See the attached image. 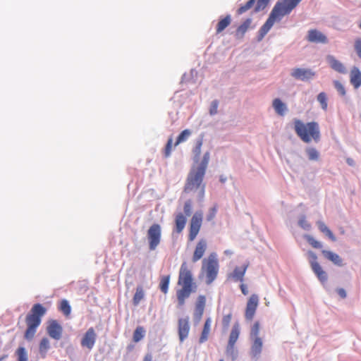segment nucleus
<instances>
[{"label": "nucleus", "instance_id": "nucleus-1", "mask_svg": "<svg viewBox=\"0 0 361 361\" xmlns=\"http://www.w3.org/2000/svg\"><path fill=\"white\" fill-rule=\"evenodd\" d=\"M210 159L209 152H206L199 165L192 164L188 173L186 183L184 187V192H190L196 191L202 185L206 170L207 169Z\"/></svg>", "mask_w": 361, "mask_h": 361}, {"label": "nucleus", "instance_id": "nucleus-2", "mask_svg": "<svg viewBox=\"0 0 361 361\" xmlns=\"http://www.w3.org/2000/svg\"><path fill=\"white\" fill-rule=\"evenodd\" d=\"M178 284L182 286V288L177 290V299L179 305H183L186 298H189L191 293L195 292L197 286L193 282L192 274L188 269L186 262L181 264Z\"/></svg>", "mask_w": 361, "mask_h": 361}, {"label": "nucleus", "instance_id": "nucleus-3", "mask_svg": "<svg viewBox=\"0 0 361 361\" xmlns=\"http://www.w3.org/2000/svg\"><path fill=\"white\" fill-rule=\"evenodd\" d=\"M295 131L300 138L305 142L309 143L312 138L316 142L320 140V131L317 122H309L305 125L300 120L294 121Z\"/></svg>", "mask_w": 361, "mask_h": 361}, {"label": "nucleus", "instance_id": "nucleus-4", "mask_svg": "<svg viewBox=\"0 0 361 361\" xmlns=\"http://www.w3.org/2000/svg\"><path fill=\"white\" fill-rule=\"evenodd\" d=\"M202 271L205 272L207 284H211L216 279L219 271V262L215 252L211 253L207 258L203 259Z\"/></svg>", "mask_w": 361, "mask_h": 361}, {"label": "nucleus", "instance_id": "nucleus-5", "mask_svg": "<svg viewBox=\"0 0 361 361\" xmlns=\"http://www.w3.org/2000/svg\"><path fill=\"white\" fill-rule=\"evenodd\" d=\"M307 255L308 256L309 262L312 271L322 283L326 282L328 279L327 274L322 269V267L318 263L317 255L312 250H309L307 252Z\"/></svg>", "mask_w": 361, "mask_h": 361}, {"label": "nucleus", "instance_id": "nucleus-6", "mask_svg": "<svg viewBox=\"0 0 361 361\" xmlns=\"http://www.w3.org/2000/svg\"><path fill=\"white\" fill-rule=\"evenodd\" d=\"M202 219L203 212L201 210L195 212L193 214L190 224V231L188 235L189 240H194L197 235L202 226Z\"/></svg>", "mask_w": 361, "mask_h": 361}, {"label": "nucleus", "instance_id": "nucleus-7", "mask_svg": "<svg viewBox=\"0 0 361 361\" xmlns=\"http://www.w3.org/2000/svg\"><path fill=\"white\" fill-rule=\"evenodd\" d=\"M292 0L277 1L271 12L275 13V17L281 20V17L289 14L296 6H293Z\"/></svg>", "mask_w": 361, "mask_h": 361}, {"label": "nucleus", "instance_id": "nucleus-8", "mask_svg": "<svg viewBox=\"0 0 361 361\" xmlns=\"http://www.w3.org/2000/svg\"><path fill=\"white\" fill-rule=\"evenodd\" d=\"M149 247L150 250H154L160 243L161 226L157 224L152 225L147 231Z\"/></svg>", "mask_w": 361, "mask_h": 361}, {"label": "nucleus", "instance_id": "nucleus-9", "mask_svg": "<svg viewBox=\"0 0 361 361\" xmlns=\"http://www.w3.org/2000/svg\"><path fill=\"white\" fill-rule=\"evenodd\" d=\"M290 75L297 80L308 82L314 78L315 72L310 68H293L290 70Z\"/></svg>", "mask_w": 361, "mask_h": 361}, {"label": "nucleus", "instance_id": "nucleus-10", "mask_svg": "<svg viewBox=\"0 0 361 361\" xmlns=\"http://www.w3.org/2000/svg\"><path fill=\"white\" fill-rule=\"evenodd\" d=\"M47 332L51 338L59 341L61 338L63 328L56 320H51L47 327Z\"/></svg>", "mask_w": 361, "mask_h": 361}, {"label": "nucleus", "instance_id": "nucleus-11", "mask_svg": "<svg viewBox=\"0 0 361 361\" xmlns=\"http://www.w3.org/2000/svg\"><path fill=\"white\" fill-rule=\"evenodd\" d=\"M190 324L188 317L180 318L178 322V333L180 342H183L188 336L190 332Z\"/></svg>", "mask_w": 361, "mask_h": 361}, {"label": "nucleus", "instance_id": "nucleus-12", "mask_svg": "<svg viewBox=\"0 0 361 361\" xmlns=\"http://www.w3.org/2000/svg\"><path fill=\"white\" fill-rule=\"evenodd\" d=\"M259 302V298L257 295H252L247 302L245 310V318L248 320H252Z\"/></svg>", "mask_w": 361, "mask_h": 361}, {"label": "nucleus", "instance_id": "nucleus-13", "mask_svg": "<svg viewBox=\"0 0 361 361\" xmlns=\"http://www.w3.org/2000/svg\"><path fill=\"white\" fill-rule=\"evenodd\" d=\"M97 338V334L92 327L88 329L81 340V345L89 350L92 349Z\"/></svg>", "mask_w": 361, "mask_h": 361}, {"label": "nucleus", "instance_id": "nucleus-14", "mask_svg": "<svg viewBox=\"0 0 361 361\" xmlns=\"http://www.w3.org/2000/svg\"><path fill=\"white\" fill-rule=\"evenodd\" d=\"M252 344L250 355L252 358L258 359L261 355L263 347L262 338H250Z\"/></svg>", "mask_w": 361, "mask_h": 361}, {"label": "nucleus", "instance_id": "nucleus-15", "mask_svg": "<svg viewBox=\"0 0 361 361\" xmlns=\"http://www.w3.org/2000/svg\"><path fill=\"white\" fill-rule=\"evenodd\" d=\"M206 298L204 295H200L195 305V310L194 312V322L197 324L200 322L202 314L204 313Z\"/></svg>", "mask_w": 361, "mask_h": 361}, {"label": "nucleus", "instance_id": "nucleus-16", "mask_svg": "<svg viewBox=\"0 0 361 361\" xmlns=\"http://www.w3.org/2000/svg\"><path fill=\"white\" fill-rule=\"evenodd\" d=\"M207 246V241L204 239H201L197 243L192 259L193 262H197L203 257L206 251Z\"/></svg>", "mask_w": 361, "mask_h": 361}, {"label": "nucleus", "instance_id": "nucleus-17", "mask_svg": "<svg viewBox=\"0 0 361 361\" xmlns=\"http://www.w3.org/2000/svg\"><path fill=\"white\" fill-rule=\"evenodd\" d=\"M203 144V135H200V137L195 141V145L192 149V160L193 164L199 165L200 163V154H201V148Z\"/></svg>", "mask_w": 361, "mask_h": 361}, {"label": "nucleus", "instance_id": "nucleus-18", "mask_svg": "<svg viewBox=\"0 0 361 361\" xmlns=\"http://www.w3.org/2000/svg\"><path fill=\"white\" fill-rule=\"evenodd\" d=\"M307 39L309 42L315 43H327L326 37L317 30H311L308 32Z\"/></svg>", "mask_w": 361, "mask_h": 361}, {"label": "nucleus", "instance_id": "nucleus-19", "mask_svg": "<svg viewBox=\"0 0 361 361\" xmlns=\"http://www.w3.org/2000/svg\"><path fill=\"white\" fill-rule=\"evenodd\" d=\"M322 253L326 259L331 261L335 265L338 267L344 266L343 259L338 254L326 250H322Z\"/></svg>", "mask_w": 361, "mask_h": 361}, {"label": "nucleus", "instance_id": "nucleus-20", "mask_svg": "<svg viewBox=\"0 0 361 361\" xmlns=\"http://www.w3.org/2000/svg\"><path fill=\"white\" fill-rule=\"evenodd\" d=\"M326 61L334 71L341 73H345V68L343 63L338 61L334 56L328 55L326 56Z\"/></svg>", "mask_w": 361, "mask_h": 361}, {"label": "nucleus", "instance_id": "nucleus-21", "mask_svg": "<svg viewBox=\"0 0 361 361\" xmlns=\"http://www.w3.org/2000/svg\"><path fill=\"white\" fill-rule=\"evenodd\" d=\"M350 82L355 88L361 86V72L357 67L354 66L350 73Z\"/></svg>", "mask_w": 361, "mask_h": 361}, {"label": "nucleus", "instance_id": "nucleus-22", "mask_svg": "<svg viewBox=\"0 0 361 361\" xmlns=\"http://www.w3.org/2000/svg\"><path fill=\"white\" fill-rule=\"evenodd\" d=\"M272 106L279 116H284L288 111L286 104L279 98L273 100Z\"/></svg>", "mask_w": 361, "mask_h": 361}, {"label": "nucleus", "instance_id": "nucleus-23", "mask_svg": "<svg viewBox=\"0 0 361 361\" xmlns=\"http://www.w3.org/2000/svg\"><path fill=\"white\" fill-rule=\"evenodd\" d=\"M187 222L186 216L183 213L179 212L175 218V230L177 233H181L184 229Z\"/></svg>", "mask_w": 361, "mask_h": 361}, {"label": "nucleus", "instance_id": "nucleus-24", "mask_svg": "<svg viewBox=\"0 0 361 361\" xmlns=\"http://www.w3.org/2000/svg\"><path fill=\"white\" fill-rule=\"evenodd\" d=\"M247 267L248 265L247 264L243 267H235L233 273L230 274V277H231L235 281H243Z\"/></svg>", "mask_w": 361, "mask_h": 361}, {"label": "nucleus", "instance_id": "nucleus-25", "mask_svg": "<svg viewBox=\"0 0 361 361\" xmlns=\"http://www.w3.org/2000/svg\"><path fill=\"white\" fill-rule=\"evenodd\" d=\"M211 324L212 319L211 318L209 317L206 319L204 322L201 336L199 338L200 343H203L207 341L211 329Z\"/></svg>", "mask_w": 361, "mask_h": 361}, {"label": "nucleus", "instance_id": "nucleus-26", "mask_svg": "<svg viewBox=\"0 0 361 361\" xmlns=\"http://www.w3.org/2000/svg\"><path fill=\"white\" fill-rule=\"evenodd\" d=\"M240 334V325L235 322L231 331L228 345H234L236 343Z\"/></svg>", "mask_w": 361, "mask_h": 361}, {"label": "nucleus", "instance_id": "nucleus-27", "mask_svg": "<svg viewBox=\"0 0 361 361\" xmlns=\"http://www.w3.org/2000/svg\"><path fill=\"white\" fill-rule=\"evenodd\" d=\"M252 23L251 18H247L236 30L235 37L237 38H243L245 33Z\"/></svg>", "mask_w": 361, "mask_h": 361}, {"label": "nucleus", "instance_id": "nucleus-28", "mask_svg": "<svg viewBox=\"0 0 361 361\" xmlns=\"http://www.w3.org/2000/svg\"><path fill=\"white\" fill-rule=\"evenodd\" d=\"M46 312L47 310L44 307L39 303H37L32 306L30 314L41 319L46 314Z\"/></svg>", "mask_w": 361, "mask_h": 361}, {"label": "nucleus", "instance_id": "nucleus-29", "mask_svg": "<svg viewBox=\"0 0 361 361\" xmlns=\"http://www.w3.org/2000/svg\"><path fill=\"white\" fill-rule=\"evenodd\" d=\"M276 20L277 18L275 17V13L271 12L269 18H267L265 23L261 27L260 29L267 33L271 30L273 25L274 24V22Z\"/></svg>", "mask_w": 361, "mask_h": 361}, {"label": "nucleus", "instance_id": "nucleus-30", "mask_svg": "<svg viewBox=\"0 0 361 361\" xmlns=\"http://www.w3.org/2000/svg\"><path fill=\"white\" fill-rule=\"evenodd\" d=\"M25 320L27 326L35 328H37L40 325L42 321V319L38 318V317H37L35 315H32L30 314L26 316Z\"/></svg>", "mask_w": 361, "mask_h": 361}, {"label": "nucleus", "instance_id": "nucleus-31", "mask_svg": "<svg viewBox=\"0 0 361 361\" xmlns=\"http://www.w3.org/2000/svg\"><path fill=\"white\" fill-rule=\"evenodd\" d=\"M231 22L230 15H227L224 19L221 20L216 26V32H221L226 27H227Z\"/></svg>", "mask_w": 361, "mask_h": 361}, {"label": "nucleus", "instance_id": "nucleus-32", "mask_svg": "<svg viewBox=\"0 0 361 361\" xmlns=\"http://www.w3.org/2000/svg\"><path fill=\"white\" fill-rule=\"evenodd\" d=\"M145 292L141 286H138L136 288V291L133 298V302L134 305H137L140 301L144 298Z\"/></svg>", "mask_w": 361, "mask_h": 361}, {"label": "nucleus", "instance_id": "nucleus-33", "mask_svg": "<svg viewBox=\"0 0 361 361\" xmlns=\"http://www.w3.org/2000/svg\"><path fill=\"white\" fill-rule=\"evenodd\" d=\"M298 224L305 231H310L312 228V225L307 220L306 216L305 214H302L298 217Z\"/></svg>", "mask_w": 361, "mask_h": 361}, {"label": "nucleus", "instance_id": "nucleus-34", "mask_svg": "<svg viewBox=\"0 0 361 361\" xmlns=\"http://www.w3.org/2000/svg\"><path fill=\"white\" fill-rule=\"evenodd\" d=\"M50 348L49 341L47 338H43L39 343V353L43 357H45L47 350Z\"/></svg>", "mask_w": 361, "mask_h": 361}, {"label": "nucleus", "instance_id": "nucleus-35", "mask_svg": "<svg viewBox=\"0 0 361 361\" xmlns=\"http://www.w3.org/2000/svg\"><path fill=\"white\" fill-rule=\"evenodd\" d=\"M303 238L314 248L320 249L322 247V243L317 240L313 236L309 234H305Z\"/></svg>", "mask_w": 361, "mask_h": 361}, {"label": "nucleus", "instance_id": "nucleus-36", "mask_svg": "<svg viewBox=\"0 0 361 361\" xmlns=\"http://www.w3.org/2000/svg\"><path fill=\"white\" fill-rule=\"evenodd\" d=\"M310 161H317L319 158V152L314 147H307L305 149Z\"/></svg>", "mask_w": 361, "mask_h": 361}, {"label": "nucleus", "instance_id": "nucleus-37", "mask_svg": "<svg viewBox=\"0 0 361 361\" xmlns=\"http://www.w3.org/2000/svg\"><path fill=\"white\" fill-rule=\"evenodd\" d=\"M59 310L66 317H68L71 314V307L67 300H61Z\"/></svg>", "mask_w": 361, "mask_h": 361}, {"label": "nucleus", "instance_id": "nucleus-38", "mask_svg": "<svg viewBox=\"0 0 361 361\" xmlns=\"http://www.w3.org/2000/svg\"><path fill=\"white\" fill-rule=\"evenodd\" d=\"M191 135V130L185 129L183 130L178 136L177 140L175 142V146L178 145L180 143L186 141Z\"/></svg>", "mask_w": 361, "mask_h": 361}, {"label": "nucleus", "instance_id": "nucleus-39", "mask_svg": "<svg viewBox=\"0 0 361 361\" xmlns=\"http://www.w3.org/2000/svg\"><path fill=\"white\" fill-rule=\"evenodd\" d=\"M169 281H170V276L169 275L164 276L161 279L159 288H160V290H161V292H163L164 293H166L168 292Z\"/></svg>", "mask_w": 361, "mask_h": 361}, {"label": "nucleus", "instance_id": "nucleus-40", "mask_svg": "<svg viewBox=\"0 0 361 361\" xmlns=\"http://www.w3.org/2000/svg\"><path fill=\"white\" fill-rule=\"evenodd\" d=\"M145 331L143 327L137 326L133 333V341L135 342H139L145 336Z\"/></svg>", "mask_w": 361, "mask_h": 361}, {"label": "nucleus", "instance_id": "nucleus-41", "mask_svg": "<svg viewBox=\"0 0 361 361\" xmlns=\"http://www.w3.org/2000/svg\"><path fill=\"white\" fill-rule=\"evenodd\" d=\"M317 99L318 102L320 104L321 107L323 110L326 111L328 106L327 104V97L325 92H320L317 97Z\"/></svg>", "mask_w": 361, "mask_h": 361}, {"label": "nucleus", "instance_id": "nucleus-42", "mask_svg": "<svg viewBox=\"0 0 361 361\" xmlns=\"http://www.w3.org/2000/svg\"><path fill=\"white\" fill-rule=\"evenodd\" d=\"M16 354L18 356V361H28L27 353L24 347H19Z\"/></svg>", "mask_w": 361, "mask_h": 361}, {"label": "nucleus", "instance_id": "nucleus-43", "mask_svg": "<svg viewBox=\"0 0 361 361\" xmlns=\"http://www.w3.org/2000/svg\"><path fill=\"white\" fill-rule=\"evenodd\" d=\"M260 325L259 322H255L251 327L250 338H260L259 334Z\"/></svg>", "mask_w": 361, "mask_h": 361}, {"label": "nucleus", "instance_id": "nucleus-44", "mask_svg": "<svg viewBox=\"0 0 361 361\" xmlns=\"http://www.w3.org/2000/svg\"><path fill=\"white\" fill-rule=\"evenodd\" d=\"M257 0H249L245 5L241 6L237 11L238 14L241 15L250 9Z\"/></svg>", "mask_w": 361, "mask_h": 361}, {"label": "nucleus", "instance_id": "nucleus-45", "mask_svg": "<svg viewBox=\"0 0 361 361\" xmlns=\"http://www.w3.org/2000/svg\"><path fill=\"white\" fill-rule=\"evenodd\" d=\"M270 0H257L254 11L258 13L264 10L269 4Z\"/></svg>", "mask_w": 361, "mask_h": 361}, {"label": "nucleus", "instance_id": "nucleus-46", "mask_svg": "<svg viewBox=\"0 0 361 361\" xmlns=\"http://www.w3.org/2000/svg\"><path fill=\"white\" fill-rule=\"evenodd\" d=\"M36 330H37V328L27 326V329L25 332V335H24L25 338L27 341L32 340L35 336Z\"/></svg>", "mask_w": 361, "mask_h": 361}, {"label": "nucleus", "instance_id": "nucleus-47", "mask_svg": "<svg viewBox=\"0 0 361 361\" xmlns=\"http://www.w3.org/2000/svg\"><path fill=\"white\" fill-rule=\"evenodd\" d=\"M183 212L186 216H190L192 212V203L190 200L185 201L183 207Z\"/></svg>", "mask_w": 361, "mask_h": 361}, {"label": "nucleus", "instance_id": "nucleus-48", "mask_svg": "<svg viewBox=\"0 0 361 361\" xmlns=\"http://www.w3.org/2000/svg\"><path fill=\"white\" fill-rule=\"evenodd\" d=\"M226 353L233 360H235L238 357V351L235 349L234 345H228Z\"/></svg>", "mask_w": 361, "mask_h": 361}, {"label": "nucleus", "instance_id": "nucleus-49", "mask_svg": "<svg viewBox=\"0 0 361 361\" xmlns=\"http://www.w3.org/2000/svg\"><path fill=\"white\" fill-rule=\"evenodd\" d=\"M218 106H219V101L216 99L213 100L211 103L210 108H209V114L211 116H214L217 114Z\"/></svg>", "mask_w": 361, "mask_h": 361}, {"label": "nucleus", "instance_id": "nucleus-50", "mask_svg": "<svg viewBox=\"0 0 361 361\" xmlns=\"http://www.w3.org/2000/svg\"><path fill=\"white\" fill-rule=\"evenodd\" d=\"M334 87L337 92L342 96L345 94V89L344 86L339 81H334Z\"/></svg>", "mask_w": 361, "mask_h": 361}, {"label": "nucleus", "instance_id": "nucleus-51", "mask_svg": "<svg viewBox=\"0 0 361 361\" xmlns=\"http://www.w3.org/2000/svg\"><path fill=\"white\" fill-rule=\"evenodd\" d=\"M217 212V207L215 205L213 207L210 208L209 212L207 215V220L208 221H211L213 220Z\"/></svg>", "mask_w": 361, "mask_h": 361}, {"label": "nucleus", "instance_id": "nucleus-52", "mask_svg": "<svg viewBox=\"0 0 361 361\" xmlns=\"http://www.w3.org/2000/svg\"><path fill=\"white\" fill-rule=\"evenodd\" d=\"M231 320V314L224 315L222 319V325L224 329H227Z\"/></svg>", "mask_w": 361, "mask_h": 361}, {"label": "nucleus", "instance_id": "nucleus-53", "mask_svg": "<svg viewBox=\"0 0 361 361\" xmlns=\"http://www.w3.org/2000/svg\"><path fill=\"white\" fill-rule=\"evenodd\" d=\"M354 47L357 56L361 59V39H357Z\"/></svg>", "mask_w": 361, "mask_h": 361}, {"label": "nucleus", "instance_id": "nucleus-54", "mask_svg": "<svg viewBox=\"0 0 361 361\" xmlns=\"http://www.w3.org/2000/svg\"><path fill=\"white\" fill-rule=\"evenodd\" d=\"M200 190L198 192L197 198L198 201L202 202L204 200V192H205V185H202L200 188H199Z\"/></svg>", "mask_w": 361, "mask_h": 361}, {"label": "nucleus", "instance_id": "nucleus-55", "mask_svg": "<svg viewBox=\"0 0 361 361\" xmlns=\"http://www.w3.org/2000/svg\"><path fill=\"white\" fill-rule=\"evenodd\" d=\"M171 145H172V138H169L166 148H165V157H168L171 154Z\"/></svg>", "mask_w": 361, "mask_h": 361}, {"label": "nucleus", "instance_id": "nucleus-56", "mask_svg": "<svg viewBox=\"0 0 361 361\" xmlns=\"http://www.w3.org/2000/svg\"><path fill=\"white\" fill-rule=\"evenodd\" d=\"M322 233L325 234L333 242L336 241V238L329 228L324 230Z\"/></svg>", "mask_w": 361, "mask_h": 361}, {"label": "nucleus", "instance_id": "nucleus-57", "mask_svg": "<svg viewBox=\"0 0 361 361\" xmlns=\"http://www.w3.org/2000/svg\"><path fill=\"white\" fill-rule=\"evenodd\" d=\"M316 224L318 227V229L321 231V232H323L324 230H326V228H328V226L324 224V222H323L322 221H317L316 222Z\"/></svg>", "mask_w": 361, "mask_h": 361}, {"label": "nucleus", "instance_id": "nucleus-58", "mask_svg": "<svg viewBox=\"0 0 361 361\" xmlns=\"http://www.w3.org/2000/svg\"><path fill=\"white\" fill-rule=\"evenodd\" d=\"M336 292L338 294V295L343 299L345 298L347 296L346 291L343 288H337Z\"/></svg>", "mask_w": 361, "mask_h": 361}, {"label": "nucleus", "instance_id": "nucleus-59", "mask_svg": "<svg viewBox=\"0 0 361 361\" xmlns=\"http://www.w3.org/2000/svg\"><path fill=\"white\" fill-rule=\"evenodd\" d=\"M267 33L259 29L257 36V41L260 42Z\"/></svg>", "mask_w": 361, "mask_h": 361}, {"label": "nucleus", "instance_id": "nucleus-60", "mask_svg": "<svg viewBox=\"0 0 361 361\" xmlns=\"http://www.w3.org/2000/svg\"><path fill=\"white\" fill-rule=\"evenodd\" d=\"M240 289H241V291H242V293L245 295H247L248 294V290L247 288V286L244 284H241L240 285Z\"/></svg>", "mask_w": 361, "mask_h": 361}, {"label": "nucleus", "instance_id": "nucleus-61", "mask_svg": "<svg viewBox=\"0 0 361 361\" xmlns=\"http://www.w3.org/2000/svg\"><path fill=\"white\" fill-rule=\"evenodd\" d=\"M152 356L149 353L147 354L145 356L144 360H143V361H152Z\"/></svg>", "mask_w": 361, "mask_h": 361}, {"label": "nucleus", "instance_id": "nucleus-62", "mask_svg": "<svg viewBox=\"0 0 361 361\" xmlns=\"http://www.w3.org/2000/svg\"><path fill=\"white\" fill-rule=\"evenodd\" d=\"M347 163L350 165V166H353L354 165V161L353 159H350V158H348L347 160H346Z\"/></svg>", "mask_w": 361, "mask_h": 361}, {"label": "nucleus", "instance_id": "nucleus-63", "mask_svg": "<svg viewBox=\"0 0 361 361\" xmlns=\"http://www.w3.org/2000/svg\"><path fill=\"white\" fill-rule=\"evenodd\" d=\"M293 6H297L302 0H292Z\"/></svg>", "mask_w": 361, "mask_h": 361}, {"label": "nucleus", "instance_id": "nucleus-64", "mask_svg": "<svg viewBox=\"0 0 361 361\" xmlns=\"http://www.w3.org/2000/svg\"><path fill=\"white\" fill-rule=\"evenodd\" d=\"M293 6H297L302 0H292Z\"/></svg>", "mask_w": 361, "mask_h": 361}]
</instances>
